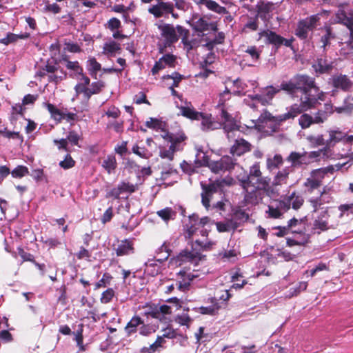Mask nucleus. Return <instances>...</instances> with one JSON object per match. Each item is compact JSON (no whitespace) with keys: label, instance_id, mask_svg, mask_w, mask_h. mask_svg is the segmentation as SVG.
Here are the masks:
<instances>
[{"label":"nucleus","instance_id":"nucleus-1","mask_svg":"<svg viewBox=\"0 0 353 353\" xmlns=\"http://www.w3.org/2000/svg\"><path fill=\"white\" fill-rule=\"evenodd\" d=\"M281 90L285 92L292 99H299V103L309 99L311 105L320 104L319 101L324 100V92L316 85L315 79L307 74H297L289 81H283L279 88L273 85L261 89V92L250 94L248 97L253 101H256L264 106L272 105L274 96Z\"/></svg>","mask_w":353,"mask_h":353},{"label":"nucleus","instance_id":"nucleus-2","mask_svg":"<svg viewBox=\"0 0 353 353\" xmlns=\"http://www.w3.org/2000/svg\"><path fill=\"white\" fill-rule=\"evenodd\" d=\"M316 107V105H311V101L309 99H305L304 98V101H302V103L292 104L288 108L286 113L276 117L273 116L269 111L265 110L257 119L256 122L254 123V125L261 126V123L266 121H272L280 125L282 122L289 119H293L298 115L302 114L303 112L314 109Z\"/></svg>","mask_w":353,"mask_h":353},{"label":"nucleus","instance_id":"nucleus-3","mask_svg":"<svg viewBox=\"0 0 353 353\" xmlns=\"http://www.w3.org/2000/svg\"><path fill=\"white\" fill-rule=\"evenodd\" d=\"M270 179L268 176L256 177L254 180L249 181V189L247 194H245L244 200L247 203H254L257 202V192L263 190L267 194L271 189L270 186Z\"/></svg>","mask_w":353,"mask_h":353},{"label":"nucleus","instance_id":"nucleus-4","mask_svg":"<svg viewBox=\"0 0 353 353\" xmlns=\"http://www.w3.org/2000/svg\"><path fill=\"white\" fill-rule=\"evenodd\" d=\"M321 14H312L298 21L294 31L295 35L301 40H305L308 37L309 32H313L319 26Z\"/></svg>","mask_w":353,"mask_h":353},{"label":"nucleus","instance_id":"nucleus-5","mask_svg":"<svg viewBox=\"0 0 353 353\" xmlns=\"http://www.w3.org/2000/svg\"><path fill=\"white\" fill-rule=\"evenodd\" d=\"M224 182L225 180H216L208 184L201 182V187L202 189V192L201 193V203L207 210H209L211 208L210 201L212 196L219 192L221 193L223 192L222 188L223 187Z\"/></svg>","mask_w":353,"mask_h":353},{"label":"nucleus","instance_id":"nucleus-6","mask_svg":"<svg viewBox=\"0 0 353 353\" xmlns=\"http://www.w3.org/2000/svg\"><path fill=\"white\" fill-rule=\"evenodd\" d=\"M259 39L264 37V43L266 45H272L276 49H279L282 46L292 48L294 39H287L278 34L274 31L269 29L263 30L259 32Z\"/></svg>","mask_w":353,"mask_h":353},{"label":"nucleus","instance_id":"nucleus-7","mask_svg":"<svg viewBox=\"0 0 353 353\" xmlns=\"http://www.w3.org/2000/svg\"><path fill=\"white\" fill-rule=\"evenodd\" d=\"M333 168H325L313 170L310 172V176L306 179L303 183L304 188L310 193L314 192V190L318 189L323 183L326 174L330 171L332 170Z\"/></svg>","mask_w":353,"mask_h":353},{"label":"nucleus","instance_id":"nucleus-8","mask_svg":"<svg viewBox=\"0 0 353 353\" xmlns=\"http://www.w3.org/2000/svg\"><path fill=\"white\" fill-rule=\"evenodd\" d=\"M161 35L164 39L163 45L159 48V53H163L168 47H170L179 40L176 29L172 24L165 23L159 26Z\"/></svg>","mask_w":353,"mask_h":353},{"label":"nucleus","instance_id":"nucleus-9","mask_svg":"<svg viewBox=\"0 0 353 353\" xmlns=\"http://www.w3.org/2000/svg\"><path fill=\"white\" fill-rule=\"evenodd\" d=\"M236 165V159L228 156H223L219 161H211L209 168L215 174L221 172L230 171Z\"/></svg>","mask_w":353,"mask_h":353},{"label":"nucleus","instance_id":"nucleus-10","mask_svg":"<svg viewBox=\"0 0 353 353\" xmlns=\"http://www.w3.org/2000/svg\"><path fill=\"white\" fill-rule=\"evenodd\" d=\"M162 137L166 141L170 142L171 143L170 146L176 152L181 151L183 149V147L185 145V141L188 139L187 136L183 132L178 133L166 132L162 135Z\"/></svg>","mask_w":353,"mask_h":353},{"label":"nucleus","instance_id":"nucleus-11","mask_svg":"<svg viewBox=\"0 0 353 353\" xmlns=\"http://www.w3.org/2000/svg\"><path fill=\"white\" fill-rule=\"evenodd\" d=\"M158 3L153 5L148 9V12L152 14L155 18H160L172 12L174 10V4L172 2H165L161 0H158Z\"/></svg>","mask_w":353,"mask_h":353},{"label":"nucleus","instance_id":"nucleus-12","mask_svg":"<svg viewBox=\"0 0 353 353\" xmlns=\"http://www.w3.org/2000/svg\"><path fill=\"white\" fill-rule=\"evenodd\" d=\"M330 217V214L328 213L327 208L322 212L314 221L313 223V229L314 230H319L318 233L319 234L321 232L327 231L329 229L334 228L338 225V223L336 224H330L328 222V219Z\"/></svg>","mask_w":353,"mask_h":353},{"label":"nucleus","instance_id":"nucleus-13","mask_svg":"<svg viewBox=\"0 0 353 353\" xmlns=\"http://www.w3.org/2000/svg\"><path fill=\"white\" fill-rule=\"evenodd\" d=\"M117 256H123L127 255L133 254L135 252L134 239H125L123 240H118V245L114 248Z\"/></svg>","mask_w":353,"mask_h":353},{"label":"nucleus","instance_id":"nucleus-14","mask_svg":"<svg viewBox=\"0 0 353 353\" xmlns=\"http://www.w3.org/2000/svg\"><path fill=\"white\" fill-rule=\"evenodd\" d=\"M221 108V127H223L225 132L229 133L236 128V125L232 117L227 112L225 109V105L223 106H218Z\"/></svg>","mask_w":353,"mask_h":353},{"label":"nucleus","instance_id":"nucleus-15","mask_svg":"<svg viewBox=\"0 0 353 353\" xmlns=\"http://www.w3.org/2000/svg\"><path fill=\"white\" fill-rule=\"evenodd\" d=\"M256 15L263 21H266L269 18V14L274 9V4L270 1H260L256 6Z\"/></svg>","mask_w":353,"mask_h":353},{"label":"nucleus","instance_id":"nucleus-16","mask_svg":"<svg viewBox=\"0 0 353 353\" xmlns=\"http://www.w3.org/2000/svg\"><path fill=\"white\" fill-rule=\"evenodd\" d=\"M252 145L243 139H236L234 145L230 148V153L234 156H241L245 153L250 152Z\"/></svg>","mask_w":353,"mask_h":353},{"label":"nucleus","instance_id":"nucleus-17","mask_svg":"<svg viewBox=\"0 0 353 353\" xmlns=\"http://www.w3.org/2000/svg\"><path fill=\"white\" fill-rule=\"evenodd\" d=\"M332 86L336 89H340L344 92H347L352 87L351 81L345 74H338L332 76Z\"/></svg>","mask_w":353,"mask_h":353},{"label":"nucleus","instance_id":"nucleus-18","mask_svg":"<svg viewBox=\"0 0 353 353\" xmlns=\"http://www.w3.org/2000/svg\"><path fill=\"white\" fill-rule=\"evenodd\" d=\"M249 217V214L239 206L235 207L232 210L230 219L237 225V228L246 223Z\"/></svg>","mask_w":353,"mask_h":353},{"label":"nucleus","instance_id":"nucleus-19","mask_svg":"<svg viewBox=\"0 0 353 353\" xmlns=\"http://www.w3.org/2000/svg\"><path fill=\"white\" fill-rule=\"evenodd\" d=\"M201 128L203 131L214 130L221 128V123L212 120V115L203 113L201 117Z\"/></svg>","mask_w":353,"mask_h":353},{"label":"nucleus","instance_id":"nucleus-20","mask_svg":"<svg viewBox=\"0 0 353 353\" xmlns=\"http://www.w3.org/2000/svg\"><path fill=\"white\" fill-rule=\"evenodd\" d=\"M177 258L181 262H197L201 259V254L194 250L191 251L185 250L179 253Z\"/></svg>","mask_w":353,"mask_h":353},{"label":"nucleus","instance_id":"nucleus-21","mask_svg":"<svg viewBox=\"0 0 353 353\" xmlns=\"http://www.w3.org/2000/svg\"><path fill=\"white\" fill-rule=\"evenodd\" d=\"M312 67L316 73L321 74L329 73L333 69L332 63H327V61L323 58H318Z\"/></svg>","mask_w":353,"mask_h":353},{"label":"nucleus","instance_id":"nucleus-22","mask_svg":"<svg viewBox=\"0 0 353 353\" xmlns=\"http://www.w3.org/2000/svg\"><path fill=\"white\" fill-rule=\"evenodd\" d=\"M101 167L110 174L114 173L117 168V161L114 154L105 157L101 163Z\"/></svg>","mask_w":353,"mask_h":353},{"label":"nucleus","instance_id":"nucleus-23","mask_svg":"<svg viewBox=\"0 0 353 353\" xmlns=\"http://www.w3.org/2000/svg\"><path fill=\"white\" fill-rule=\"evenodd\" d=\"M143 324V320L139 316H134L125 327V332L128 336H131L137 331V327Z\"/></svg>","mask_w":353,"mask_h":353},{"label":"nucleus","instance_id":"nucleus-24","mask_svg":"<svg viewBox=\"0 0 353 353\" xmlns=\"http://www.w3.org/2000/svg\"><path fill=\"white\" fill-rule=\"evenodd\" d=\"M322 30L325 31V34L321 36L320 41L323 43L322 48L325 49L330 45V41L335 39L336 36L330 25L325 24Z\"/></svg>","mask_w":353,"mask_h":353},{"label":"nucleus","instance_id":"nucleus-25","mask_svg":"<svg viewBox=\"0 0 353 353\" xmlns=\"http://www.w3.org/2000/svg\"><path fill=\"white\" fill-rule=\"evenodd\" d=\"M179 109L182 116L191 120L199 121L200 120L201 117L203 116V112L195 110L194 108L181 106Z\"/></svg>","mask_w":353,"mask_h":353},{"label":"nucleus","instance_id":"nucleus-26","mask_svg":"<svg viewBox=\"0 0 353 353\" xmlns=\"http://www.w3.org/2000/svg\"><path fill=\"white\" fill-rule=\"evenodd\" d=\"M205 223L197 222L194 219L190 218V222L186 225L187 230L185 232V236L191 239L192 236L196 233V232L201 228H203Z\"/></svg>","mask_w":353,"mask_h":353},{"label":"nucleus","instance_id":"nucleus-27","mask_svg":"<svg viewBox=\"0 0 353 353\" xmlns=\"http://www.w3.org/2000/svg\"><path fill=\"white\" fill-rule=\"evenodd\" d=\"M291 172H292L291 167H286L282 170L279 171L274 178L273 185L277 186L285 184Z\"/></svg>","mask_w":353,"mask_h":353},{"label":"nucleus","instance_id":"nucleus-28","mask_svg":"<svg viewBox=\"0 0 353 353\" xmlns=\"http://www.w3.org/2000/svg\"><path fill=\"white\" fill-rule=\"evenodd\" d=\"M30 33L25 32L19 34L8 32L5 38L0 39V43L8 46L10 43H14L18 39H26L30 37Z\"/></svg>","mask_w":353,"mask_h":353},{"label":"nucleus","instance_id":"nucleus-29","mask_svg":"<svg viewBox=\"0 0 353 353\" xmlns=\"http://www.w3.org/2000/svg\"><path fill=\"white\" fill-rule=\"evenodd\" d=\"M307 152L299 153L297 152H292L287 157L286 161L291 163V170L293 168L300 167L303 163L302 159L306 155Z\"/></svg>","mask_w":353,"mask_h":353},{"label":"nucleus","instance_id":"nucleus-30","mask_svg":"<svg viewBox=\"0 0 353 353\" xmlns=\"http://www.w3.org/2000/svg\"><path fill=\"white\" fill-rule=\"evenodd\" d=\"M45 106L50 114L51 118L57 122L60 123L63 119H65V113L58 109L54 105L46 103Z\"/></svg>","mask_w":353,"mask_h":353},{"label":"nucleus","instance_id":"nucleus-31","mask_svg":"<svg viewBox=\"0 0 353 353\" xmlns=\"http://www.w3.org/2000/svg\"><path fill=\"white\" fill-rule=\"evenodd\" d=\"M216 225L219 232H226L230 230L234 232L237 229V225L230 219H227L225 221L217 222Z\"/></svg>","mask_w":353,"mask_h":353},{"label":"nucleus","instance_id":"nucleus-32","mask_svg":"<svg viewBox=\"0 0 353 353\" xmlns=\"http://www.w3.org/2000/svg\"><path fill=\"white\" fill-rule=\"evenodd\" d=\"M176 29L178 34L182 37L181 41L183 43V45L188 49V50H192L193 48V46L192 45L191 41H189L188 39L190 34L189 30L179 25L176 26Z\"/></svg>","mask_w":353,"mask_h":353},{"label":"nucleus","instance_id":"nucleus-33","mask_svg":"<svg viewBox=\"0 0 353 353\" xmlns=\"http://www.w3.org/2000/svg\"><path fill=\"white\" fill-rule=\"evenodd\" d=\"M105 87V83L102 81L92 82L90 88H88L86 93V101H88L93 94H99Z\"/></svg>","mask_w":353,"mask_h":353},{"label":"nucleus","instance_id":"nucleus-34","mask_svg":"<svg viewBox=\"0 0 353 353\" xmlns=\"http://www.w3.org/2000/svg\"><path fill=\"white\" fill-rule=\"evenodd\" d=\"M87 63L89 74L92 77L97 79V72L101 70V65L94 57L90 58L87 61Z\"/></svg>","mask_w":353,"mask_h":353},{"label":"nucleus","instance_id":"nucleus-35","mask_svg":"<svg viewBox=\"0 0 353 353\" xmlns=\"http://www.w3.org/2000/svg\"><path fill=\"white\" fill-rule=\"evenodd\" d=\"M287 201L290 202V207H292L294 210L299 209L303 204L304 199L301 195L296 194L295 192H293L290 196L286 197Z\"/></svg>","mask_w":353,"mask_h":353},{"label":"nucleus","instance_id":"nucleus-36","mask_svg":"<svg viewBox=\"0 0 353 353\" xmlns=\"http://www.w3.org/2000/svg\"><path fill=\"white\" fill-rule=\"evenodd\" d=\"M83 325L79 324L78 325V329L76 332H74L72 334L74 335V340L77 342V345L79 347V350L81 352L85 351V345H83Z\"/></svg>","mask_w":353,"mask_h":353},{"label":"nucleus","instance_id":"nucleus-37","mask_svg":"<svg viewBox=\"0 0 353 353\" xmlns=\"http://www.w3.org/2000/svg\"><path fill=\"white\" fill-rule=\"evenodd\" d=\"M306 111L303 112L302 114L299 119V124L302 129H307L312 125L316 124L313 116L310 114L305 113Z\"/></svg>","mask_w":353,"mask_h":353},{"label":"nucleus","instance_id":"nucleus-38","mask_svg":"<svg viewBox=\"0 0 353 353\" xmlns=\"http://www.w3.org/2000/svg\"><path fill=\"white\" fill-rule=\"evenodd\" d=\"M201 3L205 4V6L210 10L214 11L219 14H224L227 12L225 7L221 6L216 1L212 0H201Z\"/></svg>","mask_w":353,"mask_h":353},{"label":"nucleus","instance_id":"nucleus-39","mask_svg":"<svg viewBox=\"0 0 353 353\" xmlns=\"http://www.w3.org/2000/svg\"><path fill=\"white\" fill-rule=\"evenodd\" d=\"M283 163V157L279 154H276L272 158H268L267 159V168L270 170L279 168Z\"/></svg>","mask_w":353,"mask_h":353},{"label":"nucleus","instance_id":"nucleus-40","mask_svg":"<svg viewBox=\"0 0 353 353\" xmlns=\"http://www.w3.org/2000/svg\"><path fill=\"white\" fill-rule=\"evenodd\" d=\"M259 17L255 14L254 17H248V21L245 23L243 31L247 32L246 30L254 32L259 28Z\"/></svg>","mask_w":353,"mask_h":353},{"label":"nucleus","instance_id":"nucleus-41","mask_svg":"<svg viewBox=\"0 0 353 353\" xmlns=\"http://www.w3.org/2000/svg\"><path fill=\"white\" fill-rule=\"evenodd\" d=\"M62 59L63 61H66L65 67L67 69L72 70L74 72L76 77H77L79 74H82V72H83V68L80 65L77 61H69L67 57H63Z\"/></svg>","mask_w":353,"mask_h":353},{"label":"nucleus","instance_id":"nucleus-42","mask_svg":"<svg viewBox=\"0 0 353 353\" xmlns=\"http://www.w3.org/2000/svg\"><path fill=\"white\" fill-rule=\"evenodd\" d=\"M165 343L163 336H158L155 341L150 345L149 347H143L141 350L142 352L152 353L155 352L159 347H161Z\"/></svg>","mask_w":353,"mask_h":353},{"label":"nucleus","instance_id":"nucleus-43","mask_svg":"<svg viewBox=\"0 0 353 353\" xmlns=\"http://www.w3.org/2000/svg\"><path fill=\"white\" fill-rule=\"evenodd\" d=\"M157 214L161 219L166 222L170 219H174L176 216V212L168 207L157 211Z\"/></svg>","mask_w":353,"mask_h":353},{"label":"nucleus","instance_id":"nucleus-44","mask_svg":"<svg viewBox=\"0 0 353 353\" xmlns=\"http://www.w3.org/2000/svg\"><path fill=\"white\" fill-rule=\"evenodd\" d=\"M10 174L13 178L21 179L25 176L29 175L30 172L28 167L20 165H17L14 170H12Z\"/></svg>","mask_w":353,"mask_h":353},{"label":"nucleus","instance_id":"nucleus-45","mask_svg":"<svg viewBox=\"0 0 353 353\" xmlns=\"http://www.w3.org/2000/svg\"><path fill=\"white\" fill-rule=\"evenodd\" d=\"M290 201H287L286 197L283 200H274L271 203L272 205H274L279 211H280L283 214L284 212H287L290 210Z\"/></svg>","mask_w":353,"mask_h":353},{"label":"nucleus","instance_id":"nucleus-46","mask_svg":"<svg viewBox=\"0 0 353 353\" xmlns=\"http://www.w3.org/2000/svg\"><path fill=\"white\" fill-rule=\"evenodd\" d=\"M160 59L163 62L164 65L165 67L174 68L176 67V65L177 63L176 56L172 54H165Z\"/></svg>","mask_w":353,"mask_h":353},{"label":"nucleus","instance_id":"nucleus-47","mask_svg":"<svg viewBox=\"0 0 353 353\" xmlns=\"http://www.w3.org/2000/svg\"><path fill=\"white\" fill-rule=\"evenodd\" d=\"M113 277L112 276L108 273L105 272L103 274L102 278L95 283V290L101 288H105L107 285H110Z\"/></svg>","mask_w":353,"mask_h":353},{"label":"nucleus","instance_id":"nucleus-48","mask_svg":"<svg viewBox=\"0 0 353 353\" xmlns=\"http://www.w3.org/2000/svg\"><path fill=\"white\" fill-rule=\"evenodd\" d=\"M307 288V282H300L298 285L295 288H292L289 290V294L288 295V298H292L294 296H298L301 292L306 290Z\"/></svg>","mask_w":353,"mask_h":353},{"label":"nucleus","instance_id":"nucleus-49","mask_svg":"<svg viewBox=\"0 0 353 353\" xmlns=\"http://www.w3.org/2000/svg\"><path fill=\"white\" fill-rule=\"evenodd\" d=\"M244 52L248 53L254 62L259 61L261 51L256 46H248Z\"/></svg>","mask_w":353,"mask_h":353},{"label":"nucleus","instance_id":"nucleus-50","mask_svg":"<svg viewBox=\"0 0 353 353\" xmlns=\"http://www.w3.org/2000/svg\"><path fill=\"white\" fill-rule=\"evenodd\" d=\"M193 28L196 32H203L209 30V23L203 18H200L194 23Z\"/></svg>","mask_w":353,"mask_h":353},{"label":"nucleus","instance_id":"nucleus-51","mask_svg":"<svg viewBox=\"0 0 353 353\" xmlns=\"http://www.w3.org/2000/svg\"><path fill=\"white\" fill-rule=\"evenodd\" d=\"M120 50V44L114 41H110L109 43H105L103 46V52L105 54H112L114 52H119Z\"/></svg>","mask_w":353,"mask_h":353},{"label":"nucleus","instance_id":"nucleus-52","mask_svg":"<svg viewBox=\"0 0 353 353\" xmlns=\"http://www.w3.org/2000/svg\"><path fill=\"white\" fill-rule=\"evenodd\" d=\"M261 175H262V172L261 171L260 163L259 162H256L250 167L248 173L250 180H254L256 177H260Z\"/></svg>","mask_w":353,"mask_h":353},{"label":"nucleus","instance_id":"nucleus-53","mask_svg":"<svg viewBox=\"0 0 353 353\" xmlns=\"http://www.w3.org/2000/svg\"><path fill=\"white\" fill-rule=\"evenodd\" d=\"M236 179L239 182V185L243 188L245 194H247L248 190L249 189V181L250 178L248 174L244 173L243 174H239L236 176Z\"/></svg>","mask_w":353,"mask_h":353},{"label":"nucleus","instance_id":"nucleus-54","mask_svg":"<svg viewBox=\"0 0 353 353\" xmlns=\"http://www.w3.org/2000/svg\"><path fill=\"white\" fill-rule=\"evenodd\" d=\"M114 296V290L112 288H108L101 294L100 301L101 303L107 304L112 301Z\"/></svg>","mask_w":353,"mask_h":353},{"label":"nucleus","instance_id":"nucleus-55","mask_svg":"<svg viewBox=\"0 0 353 353\" xmlns=\"http://www.w3.org/2000/svg\"><path fill=\"white\" fill-rule=\"evenodd\" d=\"M132 152L143 159H149L151 154L145 147H139L138 145H134L132 148Z\"/></svg>","mask_w":353,"mask_h":353},{"label":"nucleus","instance_id":"nucleus-56","mask_svg":"<svg viewBox=\"0 0 353 353\" xmlns=\"http://www.w3.org/2000/svg\"><path fill=\"white\" fill-rule=\"evenodd\" d=\"M310 236L307 234H303L300 241L296 239H288L286 241L287 245L292 247L294 245H305L309 242Z\"/></svg>","mask_w":353,"mask_h":353},{"label":"nucleus","instance_id":"nucleus-57","mask_svg":"<svg viewBox=\"0 0 353 353\" xmlns=\"http://www.w3.org/2000/svg\"><path fill=\"white\" fill-rule=\"evenodd\" d=\"M338 23L345 26L350 31L353 29V18L347 17L345 13L342 14V16H337Z\"/></svg>","mask_w":353,"mask_h":353},{"label":"nucleus","instance_id":"nucleus-58","mask_svg":"<svg viewBox=\"0 0 353 353\" xmlns=\"http://www.w3.org/2000/svg\"><path fill=\"white\" fill-rule=\"evenodd\" d=\"M176 151L172 148L170 146L168 149H165V148H161L159 151V157L161 159H167L169 161H172L174 159V153Z\"/></svg>","mask_w":353,"mask_h":353},{"label":"nucleus","instance_id":"nucleus-59","mask_svg":"<svg viewBox=\"0 0 353 353\" xmlns=\"http://www.w3.org/2000/svg\"><path fill=\"white\" fill-rule=\"evenodd\" d=\"M119 190L122 193H133L136 191V186L128 182H121L118 185Z\"/></svg>","mask_w":353,"mask_h":353},{"label":"nucleus","instance_id":"nucleus-60","mask_svg":"<svg viewBox=\"0 0 353 353\" xmlns=\"http://www.w3.org/2000/svg\"><path fill=\"white\" fill-rule=\"evenodd\" d=\"M343 138V134L340 131L331 130L330 132V138L327 141V145L339 142Z\"/></svg>","mask_w":353,"mask_h":353},{"label":"nucleus","instance_id":"nucleus-61","mask_svg":"<svg viewBox=\"0 0 353 353\" xmlns=\"http://www.w3.org/2000/svg\"><path fill=\"white\" fill-rule=\"evenodd\" d=\"M340 211L339 218H342L344 215L353 214V203L350 204H342L338 207Z\"/></svg>","mask_w":353,"mask_h":353},{"label":"nucleus","instance_id":"nucleus-62","mask_svg":"<svg viewBox=\"0 0 353 353\" xmlns=\"http://www.w3.org/2000/svg\"><path fill=\"white\" fill-rule=\"evenodd\" d=\"M65 50L71 53H79L82 52L81 46L77 43L65 41Z\"/></svg>","mask_w":353,"mask_h":353},{"label":"nucleus","instance_id":"nucleus-63","mask_svg":"<svg viewBox=\"0 0 353 353\" xmlns=\"http://www.w3.org/2000/svg\"><path fill=\"white\" fill-rule=\"evenodd\" d=\"M60 167L65 170H68L73 168L75 165V161L72 158L70 154H68L64 160L60 161L59 163Z\"/></svg>","mask_w":353,"mask_h":353},{"label":"nucleus","instance_id":"nucleus-64","mask_svg":"<svg viewBox=\"0 0 353 353\" xmlns=\"http://www.w3.org/2000/svg\"><path fill=\"white\" fill-rule=\"evenodd\" d=\"M66 76H67L66 72L63 69L61 68L60 69V75L55 74L54 73H52V74H50L48 75V81L57 83L58 82L65 79Z\"/></svg>","mask_w":353,"mask_h":353}]
</instances>
